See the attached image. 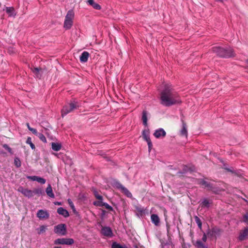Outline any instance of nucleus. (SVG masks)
Masks as SVG:
<instances>
[{
	"instance_id": "obj_3",
	"label": "nucleus",
	"mask_w": 248,
	"mask_h": 248,
	"mask_svg": "<svg viewBox=\"0 0 248 248\" xmlns=\"http://www.w3.org/2000/svg\"><path fill=\"white\" fill-rule=\"evenodd\" d=\"M74 16L75 14L73 10H70L67 12L63 24V28L65 30H69L72 26Z\"/></svg>"
},
{
	"instance_id": "obj_32",
	"label": "nucleus",
	"mask_w": 248,
	"mask_h": 248,
	"mask_svg": "<svg viewBox=\"0 0 248 248\" xmlns=\"http://www.w3.org/2000/svg\"><path fill=\"white\" fill-rule=\"evenodd\" d=\"M195 246L199 248H205V246L202 243V242L199 240H197L195 244Z\"/></svg>"
},
{
	"instance_id": "obj_53",
	"label": "nucleus",
	"mask_w": 248,
	"mask_h": 248,
	"mask_svg": "<svg viewBox=\"0 0 248 248\" xmlns=\"http://www.w3.org/2000/svg\"><path fill=\"white\" fill-rule=\"evenodd\" d=\"M53 248H62L61 247L56 246L54 247Z\"/></svg>"
},
{
	"instance_id": "obj_58",
	"label": "nucleus",
	"mask_w": 248,
	"mask_h": 248,
	"mask_svg": "<svg viewBox=\"0 0 248 248\" xmlns=\"http://www.w3.org/2000/svg\"><path fill=\"white\" fill-rule=\"evenodd\" d=\"M207 248V247H206V246H205V248Z\"/></svg>"
},
{
	"instance_id": "obj_37",
	"label": "nucleus",
	"mask_w": 248,
	"mask_h": 248,
	"mask_svg": "<svg viewBox=\"0 0 248 248\" xmlns=\"http://www.w3.org/2000/svg\"><path fill=\"white\" fill-rule=\"evenodd\" d=\"M102 206H104L106 209L110 211H113V208L106 202H104L102 204Z\"/></svg>"
},
{
	"instance_id": "obj_42",
	"label": "nucleus",
	"mask_w": 248,
	"mask_h": 248,
	"mask_svg": "<svg viewBox=\"0 0 248 248\" xmlns=\"http://www.w3.org/2000/svg\"><path fill=\"white\" fill-rule=\"evenodd\" d=\"M104 202L102 201H99L97 202H94L93 204L95 205L99 206H102V204Z\"/></svg>"
},
{
	"instance_id": "obj_54",
	"label": "nucleus",
	"mask_w": 248,
	"mask_h": 248,
	"mask_svg": "<svg viewBox=\"0 0 248 248\" xmlns=\"http://www.w3.org/2000/svg\"><path fill=\"white\" fill-rule=\"evenodd\" d=\"M187 169V167L185 166V171H186Z\"/></svg>"
},
{
	"instance_id": "obj_4",
	"label": "nucleus",
	"mask_w": 248,
	"mask_h": 248,
	"mask_svg": "<svg viewBox=\"0 0 248 248\" xmlns=\"http://www.w3.org/2000/svg\"><path fill=\"white\" fill-rule=\"evenodd\" d=\"M78 107V105L77 103L71 102L69 104L65 105L63 107L61 111L62 117H63L64 116L67 115V114L72 112L75 109L77 108Z\"/></svg>"
},
{
	"instance_id": "obj_7",
	"label": "nucleus",
	"mask_w": 248,
	"mask_h": 248,
	"mask_svg": "<svg viewBox=\"0 0 248 248\" xmlns=\"http://www.w3.org/2000/svg\"><path fill=\"white\" fill-rule=\"evenodd\" d=\"M74 241L72 238H58L56 239L54 243L55 245H71L74 244Z\"/></svg>"
},
{
	"instance_id": "obj_45",
	"label": "nucleus",
	"mask_w": 248,
	"mask_h": 248,
	"mask_svg": "<svg viewBox=\"0 0 248 248\" xmlns=\"http://www.w3.org/2000/svg\"><path fill=\"white\" fill-rule=\"evenodd\" d=\"M121 186H124L120 183L118 182L116 183V187L122 190Z\"/></svg>"
},
{
	"instance_id": "obj_25",
	"label": "nucleus",
	"mask_w": 248,
	"mask_h": 248,
	"mask_svg": "<svg viewBox=\"0 0 248 248\" xmlns=\"http://www.w3.org/2000/svg\"><path fill=\"white\" fill-rule=\"evenodd\" d=\"M142 120L143 121V124L145 126L147 125V112L146 110H143L142 112Z\"/></svg>"
},
{
	"instance_id": "obj_18",
	"label": "nucleus",
	"mask_w": 248,
	"mask_h": 248,
	"mask_svg": "<svg viewBox=\"0 0 248 248\" xmlns=\"http://www.w3.org/2000/svg\"><path fill=\"white\" fill-rule=\"evenodd\" d=\"M248 235V228H246L245 229L240 232L239 239L240 241H243L246 239L247 236Z\"/></svg>"
},
{
	"instance_id": "obj_19",
	"label": "nucleus",
	"mask_w": 248,
	"mask_h": 248,
	"mask_svg": "<svg viewBox=\"0 0 248 248\" xmlns=\"http://www.w3.org/2000/svg\"><path fill=\"white\" fill-rule=\"evenodd\" d=\"M57 213L65 217H69L68 212L62 207H59L57 209Z\"/></svg>"
},
{
	"instance_id": "obj_28",
	"label": "nucleus",
	"mask_w": 248,
	"mask_h": 248,
	"mask_svg": "<svg viewBox=\"0 0 248 248\" xmlns=\"http://www.w3.org/2000/svg\"><path fill=\"white\" fill-rule=\"evenodd\" d=\"M46 229V227L44 225H42L40 227V228H38L37 229L38 231V233L39 234H41L42 233H43L45 232Z\"/></svg>"
},
{
	"instance_id": "obj_29",
	"label": "nucleus",
	"mask_w": 248,
	"mask_h": 248,
	"mask_svg": "<svg viewBox=\"0 0 248 248\" xmlns=\"http://www.w3.org/2000/svg\"><path fill=\"white\" fill-rule=\"evenodd\" d=\"M194 219H195V222H196V223L198 225V227L200 229H201L202 227V221L201 220L200 218L197 216H195Z\"/></svg>"
},
{
	"instance_id": "obj_6",
	"label": "nucleus",
	"mask_w": 248,
	"mask_h": 248,
	"mask_svg": "<svg viewBox=\"0 0 248 248\" xmlns=\"http://www.w3.org/2000/svg\"><path fill=\"white\" fill-rule=\"evenodd\" d=\"M54 232L59 235H65L66 234V228L64 224H59L54 227Z\"/></svg>"
},
{
	"instance_id": "obj_2",
	"label": "nucleus",
	"mask_w": 248,
	"mask_h": 248,
	"mask_svg": "<svg viewBox=\"0 0 248 248\" xmlns=\"http://www.w3.org/2000/svg\"><path fill=\"white\" fill-rule=\"evenodd\" d=\"M160 98L161 104L166 107L172 106L177 102L172 94H161Z\"/></svg>"
},
{
	"instance_id": "obj_48",
	"label": "nucleus",
	"mask_w": 248,
	"mask_h": 248,
	"mask_svg": "<svg viewBox=\"0 0 248 248\" xmlns=\"http://www.w3.org/2000/svg\"><path fill=\"white\" fill-rule=\"evenodd\" d=\"M207 235L208 236H212L213 235V234H214V233H212V230H209L208 232H207Z\"/></svg>"
},
{
	"instance_id": "obj_51",
	"label": "nucleus",
	"mask_w": 248,
	"mask_h": 248,
	"mask_svg": "<svg viewBox=\"0 0 248 248\" xmlns=\"http://www.w3.org/2000/svg\"><path fill=\"white\" fill-rule=\"evenodd\" d=\"M26 125L27 126L28 128L30 130V128H31V127H30L29 124V123H27Z\"/></svg>"
},
{
	"instance_id": "obj_14",
	"label": "nucleus",
	"mask_w": 248,
	"mask_h": 248,
	"mask_svg": "<svg viewBox=\"0 0 248 248\" xmlns=\"http://www.w3.org/2000/svg\"><path fill=\"white\" fill-rule=\"evenodd\" d=\"M166 133L162 128H159L155 131L154 135L156 138H160L165 137Z\"/></svg>"
},
{
	"instance_id": "obj_39",
	"label": "nucleus",
	"mask_w": 248,
	"mask_h": 248,
	"mask_svg": "<svg viewBox=\"0 0 248 248\" xmlns=\"http://www.w3.org/2000/svg\"><path fill=\"white\" fill-rule=\"evenodd\" d=\"M243 221V222H244L245 223L248 225V213L244 215Z\"/></svg>"
},
{
	"instance_id": "obj_11",
	"label": "nucleus",
	"mask_w": 248,
	"mask_h": 248,
	"mask_svg": "<svg viewBox=\"0 0 248 248\" xmlns=\"http://www.w3.org/2000/svg\"><path fill=\"white\" fill-rule=\"evenodd\" d=\"M101 232L105 236L111 237L113 235L112 230L109 227H102Z\"/></svg>"
},
{
	"instance_id": "obj_5",
	"label": "nucleus",
	"mask_w": 248,
	"mask_h": 248,
	"mask_svg": "<svg viewBox=\"0 0 248 248\" xmlns=\"http://www.w3.org/2000/svg\"><path fill=\"white\" fill-rule=\"evenodd\" d=\"M158 90L159 93H171L173 91V89L171 85L167 83H163L158 87Z\"/></svg>"
},
{
	"instance_id": "obj_55",
	"label": "nucleus",
	"mask_w": 248,
	"mask_h": 248,
	"mask_svg": "<svg viewBox=\"0 0 248 248\" xmlns=\"http://www.w3.org/2000/svg\"><path fill=\"white\" fill-rule=\"evenodd\" d=\"M114 95H115L116 96H117V97H119L118 95H117V94H114Z\"/></svg>"
},
{
	"instance_id": "obj_15",
	"label": "nucleus",
	"mask_w": 248,
	"mask_h": 248,
	"mask_svg": "<svg viewBox=\"0 0 248 248\" xmlns=\"http://www.w3.org/2000/svg\"><path fill=\"white\" fill-rule=\"evenodd\" d=\"M181 122L182 123V128L180 131V135L182 136H185L186 137H187V130L186 124L182 119L181 120Z\"/></svg>"
},
{
	"instance_id": "obj_36",
	"label": "nucleus",
	"mask_w": 248,
	"mask_h": 248,
	"mask_svg": "<svg viewBox=\"0 0 248 248\" xmlns=\"http://www.w3.org/2000/svg\"><path fill=\"white\" fill-rule=\"evenodd\" d=\"M68 202L69 206L72 209L73 212H75L76 211V209H75V207L73 202H72V201L70 199L68 200Z\"/></svg>"
},
{
	"instance_id": "obj_43",
	"label": "nucleus",
	"mask_w": 248,
	"mask_h": 248,
	"mask_svg": "<svg viewBox=\"0 0 248 248\" xmlns=\"http://www.w3.org/2000/svg\"><path fill=\"white\" fill-rule=\"evenodd\" d=\"M30 131H31L33 134L37 135L38 133L37 132L36 129L33 128H30Z\"/></svg>"
},
{
	"instance_id": "obj_24",
	"label": "nucleus",
	"mask_w": 248,
	"mask_h": 248,
	"mask_svg": "<svg viewBox=\"0 0 248 248\" xmlns=\"http://www.w3.org/2000/svg\"><path fill=\"white\" fill-rule=\"evenodd\" d=\"M32 191L33 196L34 195H37L38 196H39L40 195L45 194L44 191L42 188H36L33 190Z\"/></svg>"
},
{
	"instance_id": "obj_38",
	"label": "nucleus",
	"mask_w": 248,
	"mask_h": 248,
	"mask_svg": "<svg viewBox=\"0 0 248 248\" xmlns=\"http://www.w3.org/2000/svg\"><path fill=\"white\" fill-rule=\"evenodd\" d=\"M3 147L7 150L10 154H12V149L6 144H4L2 145Z\"/></svg>"
},
{
	"instance_id": "obj_22",
	"label": "nucleus",
	"mask_w": 248,
	"mask_h": 248,
	"mask_svg": "<svg viewBox=\"0 0 248 248\" xmlns=\"http://www.w3.org/2000/svg\"><path fill=\"white\" fill-rule=\"evenodd\" d=\"M51 148L53 150L55 151H59L62 148V145L61 143L57 142H52Z\"/></svg>"
},
{
	"instance_id": "obj_47",
	"label": "nucleus",
	"mask_w": 248,
	"mask_h": 248,
	"mask_svg": "<svg viewBox=\"0 0 248 248\" xmlns=\"http://www.w3.org/2000/svg\"><path fill=\"white\" fill-rule=\"evenodd\" d=\"M206 240H207V236H206V234L204 233L203 235V236H202V240L203 241V242H206Z\"/></svg>"
},
{
	"instance_id": "obj_21",
	"label": "nucleus",
	"mask_w": 248,
	"mask_h": 248,
	"mask_svg": "<svg viewBox=\"0 0 248 248\" xmlns=\"http://www.w3.org/2000/svg\"><path fill=\"white\" fill-rule=\"evenodd\" d=\"M87 3L96 10H100L101 9V6L98 3H95L93 0H88Z\"/></svg>"
},
{
	"instance_id": "obj_60",
	"label": "nucleus",
	"mask_w": 248,
	"mask_h": 248,
	"mask_svg": "<svg viewBox=\"0 0 248 248\" xmlns=\"http://www.w3.org/2000/svg\"><path fill=\"white\" fill-rule=\"evenodd\" d=\"M247 248H248V247H247Z\"/></svg>"
},
{
	"instance_id": "obj_1",
	"label": "nucleus",
	"mask_w": 248,
	"mask_h": 248,
	"mask_svg": "<svg viewBox=\"0 0 248 248\" xmlns=\"http://www.w3.org/2000/svg\"><path fill=\"white\" fill-rule=\"evenodd\" d=\"M214 53L223 58H230L235 56L233 50L230 46H214L212 48Z\"/></svg>"
},
{
	"instance_id": "obj_10",
	"label": "nucleus",
	"mask_w": 248,
	"mask_h": 248,
	"mask_svg": "<svg viewBox=\"0 0 248 248\" xmlns=\"http://www.w3.org/2000/svg\"><path fill=\"white\" fill-rule=\"evenodd\" d=\"M142 137L143 139L146 141L148 145L149 150L150 151L153 146V144L151 140L149 137V130H144L142 132Z\"/></svg>"
},
{
	"instance_id": "obj_12",
	"label": "nucleus",
	"mask_w": 248,
	"mask_h": 248,
	"mask_svg": "<svg viewBox=\"0 0 248 248\" xmlns=\"http://www.w3.org/2000/svg\"><path fill=\"white\" fill-rule=\"evenodd\" d=\"M3 10L5 11L10 17H15L16 16V12L13 7H5Z\"/></svg>"
},
{
	"instance_id": "obj_27",
	"label": "nucleus",
	"mask_w": 248,
	"mask_h": 248,
	"mask_svg": "<svg viewBox=\"0 0 248 248\" xmlns=\"http://www.w3.org/2000/svg\"><path fill=\"white\" fill-rule=\"evenodd\" d=\"M121 187L122 192L125 194L127 196V197H132V195L131 193L126 187H125L124 186H121Z\"/></svg>"
},
{
	"instance_id": "obj_35",
	"label": "nucleus",
	"mask_w": 248,
	"mask_h": 248,
	"mask_svg": "<svg viewBox=\"0 0 248 248\" xmlns=\"http://www.w3.org/2000/svg\"><path fill=\"white\" fill-rule=\"evenodd\" d=\"M111 248H125L123 247L120 244L115 242L112 243V244L111 245Z\"/></svg>"
},
{
	"instance_id": "obj_56",
	"label": "nucleus",
	"mask_w": 248,
	"mask_h": 248,
	"mask_svg": "<svg viewBox=\"0 0 248 248\" xmlns=\"http://www.w3.org/2000/svg\"><path fill=\"white\" fill-rule=\"evenodd\" d=\"M119 94H120L121 96H122V94L120 93Z\"/></svg>"
},
{
	"instance_id": "obj_52",
	"label": "nucleus",
	"mask_w": 248,
	"mask_h": 248,
	"mask_svg": "<svg viewBox=\"0 0 248 248\" xmlns=\"http://www.w3.org/2000/svg\"><path fill=\"white\" fill-rule=\"evenodd\" d=\"M246 64H247V67H248V59L246 61Z\"/></svg>"
},
{
	"instance_id": "obj_16",
	"label": "nucleus",
	"mask_w": 248,
	"mask_h": 248,
	"mask_svg": "<svg viewBox=\"0 0 248 248\" xmlns=\"http://www.w3.org/2000/svg\"><path fill=\"white\" fill-rule=\"evenodd\" d=\"M32 71L35 75L36 78H41L43 73V70L42 69L39 68L38 67H34L33 69H32Z\"/></svg>"
},
{
	"instance_id": "obj_40",
	"label": "nucleus",
	"mask_w": 248,
	"mask_h": 248,
	"mask_svg": "<svg viewBox=\"0 0 248 248\" xmlns=\"http://www.w3.org/2000/svg\"><path fill=\"white\" fill-rule=\"evenodd\" d=\"M46 180L43 178L38 176L37 182L42 184H44L46 183Z\"/></svg>"
},
{
	"instance_id": "obj_50",
	"label": "nucleus",
	"mask_w": 248,
	"mask_h": 248,
	"mask_svg": "<svg viewBox=\"0 0 248 248\" xmlns=\"http://www.w3.org/2000/svg\"><path fill=\"white\" fill-rule=\"evenodd\" d=\"M166 226H167V231H168V232H169L170 228V226L168 223L166 224Z\"/></svg>"
},
{
	"instance_id": "obj_17",
	"label": "nucleus",
	"mask_w": 248,
	"mask_h": 248,
	"mask_svg": "<svg viewBox=\"0 0 248 248\" xmlns=\"http://www.w3.org/2000/svg\"><path fill=\"white\" fill-rule=\"evenodd\" d=\"M89 56V53L87 51L83 52L79 57L80 61L81 62H87Z\"/></svg>"
},
{
	"instance_id": "obj_13",
	"label": "nucleus",
	"mask_w": 248,
	"mask_h": 248,
	"mask_svg": "<svg viewBox=\"0 0 248 248\" xmlns=\"http://www.w3.org/2000/svg\"><path fill=\"white\" fill-rule=\"evenodd\" d=\"M37 217L40 219L48 218L49 217L48 213L43 210H39L37 213Z\"/></svg>"
},
{
	"instance_id": "obj_59",
	"label": "nucleus",
	"mask_w": 248,
	"mask_h": 248,
	"mask_svg": "<svg viewBox=\"0 0 248 248\" xmlns=\"http://www.w3.org/2000/svg\"><path fill=\"white\" fill-rule=\"evenodd\" d=\"M1 5V3L0 2V6Z\"/></svg>"
},
{
	"instance_id": "obj_9",
	"label": "nucleus",
	"mask_w": 248,
	"mask_h": 248,
	"mask_svg": "<svg viewBox=\"0 0 248 248\" xmlns=\"http://www.w3.org/2000/svg\"><path fill=\"white\" fill-rule=\"evenodd\" d=\"M18 191L21 193L24 196L31 198L33 196V191L23 186H19L17 189Z\"/></svg>"
},
{
	"instance_id": "obj_41",
	"label": "nucleus",
	"mask_w": 248,
	"mask_h": 248,
	"mask_svg": "<svg viewBox=\"0 0 248 248\" xmlns=\"http://www.w3.org/2000/svg\"><path fill=\"white\" fill-rule=\"evenodd\" d=\"M28 179L32 181H36L37 180L38 176H30L27 177Z\"/></svg>"
},
{
	"instance_id": "obj_46",
	"label": "nucleus",
	"mask_w": 248,
	"mask_h": 248,
	"mask_svg": "<svg viewBox=\"0 0 248 248\" xmlns=\"http://www.w3.org/2000/svg\"><path fill=\"white\" fill-rule=\"evenodd\" d=\"M224 169L226 170L227 171H228L229 172H231L232 173H235L234 171L232 170L231 169L227 168H225Z\"/></svg>"
},
{
	"instance_id": "obj_23",
	"label": "nucleus",
	"mask_w": 248,
	"mask_h": 248,
	"mask_svg": "<svg viewBox=\"0 0 248 248\" xmlns=\"http://www.w3.org/2000/svg\"><path fill=\"white\" fill-rule=\"evenodd\" d=\"M46 191L48 196L51 198H54L55 196L53 192L52 187L50 184H49L46 187Z\"/></svg>"
},
{
	"instance_id": "obj_31",
	"label": "nucleus",
	"mask_w": 248,
	"mask_h": 248,
	"mask_svg": "<svg viewBox=\"0 0 248 248\" xmlns=\"http://www.w3.org/2000/svg\"><path fill=\"white\" fill-rule=\"evenodd\" d=\"M14 164L17 168H19L21 166V161L18 157L15 158Z\"/></svg>"
},
{
	"instance_id": "obj_33",
	"label": "nucleus",
	"mask_w": 248,
	"mask_h": 248,
	"mask_svg": "<svg viewBox=\"0 0 248 248\" xmlns=\"http://www.w3.org/2000/svg\"><path fill=\"white\" fill-rule=\"evenodd\" d=\"M93 194L95 197L99 201H102L103 197L99 195L98 192L96 190H93Z\"/></svg>"
},
{
	"instance_id": "obj_30",
	"label": "nucleus",
	"mask_w": 248,
	"mask_h": 248,
	"mask_svg": "<svg viewBox=\"0 0 248 248\" xmlns=\"http://www.w3.org/2000/svg\"><path fill=\"white\" fill-rule=\"evenodd\" d=\"M26 143L29 144L32 149H35V146L34 144L31 141V139L30 137H28Z\"/></svg>"
},
{
	"instance_id": "obj_57",
	"label": "nucleus",
	"mask_w": 248,
	"mask_h": 248,
	"mask_svg": "<svg viewBox=\"0 0 248 248\" xmlns=\"http://www.w3.org/2000/svg\"><path fill=\"white\" fill-rule=\"evenodd\" d=\"M135 248H139L138 247L136 246Z\"/></svg>"
},
{
	"instance_id": "obj_20",
	"label": "nucleus",
	"mask_w": 248,
	"mask_h": 248,
	"mask_svg": "<svg viewBox=\"0 0 248 248\" xmlns=\"http://www.w3.org/2000/svg\"><path fill=\"white\" fill-rule=\"evenodd\" d=\"M152 222L156 226L159 225L160 219L156 214H152L151 216Z\"/></svg>"
},
{
	"instance_id": "obj_44",
	"label": "nucleus",
	"mask_w": 248,
	"mask_h": 248,
	"mask_svg": "<svg viewBox=\"0 0 248 248\" xmlns=\"http://www.w3.org/2000/svg\"><path fill=\"white\" fill-rule=\"evenodd\" d=\"M220 232V230L217 228H214L212 229V233H218Z\"/></svg>"
},
{
	"instance_id": "obj_26",
	"label": "nucleus",
	"mask_w": 248,
	"mask_h": 248,
	"mask_svg": "<svg viewBox=\"0 0 248 248\" xmlns=\"http://www.w3.org/2000/svg\"><path fill=\"white\" fill-rule=\"evenodd\" d=\"M210 202L207 199H204L201 203V207L202 208L207 207L208 208L210 205Z\"/></svg>"
},
{
	"instance_id": "obj_34",
	"label": "nucleus",
	"mask_w": 248,
	"mask_h": 248,
	"mask_svg": "<svg viewBox=\"0 0 248 248\" xmlns=\"http://www.w3.org/2000/svg\"><path fill=\"white\" fill-rule=\"evenodd\" d=\"M38 137L40 139V140L43 142L46 143V139L45 136L42 133H38L37 135Z\"/></svg>"
},
{
	"instance_id": "obj_8",
	"label": "nucleus",
	"mask_w": 248,
	"mask_h": 248,
	"mask_svg": "<svg viewBox=\"0 0 248 248\" xmlns=\"http://www.w3.org/2000/svg\"><path fill=\"white\" fill-rule=\"evenodd\" d=\"M198 184H200L203 186L204 188H206L208 190H211L216 193V191L215 190V187L213 186V184L209 183L204 180L203 179H199L198 182Z\"/></svg>"
},
{
	"instance_id": "obj_49",
	"label": "nucleus",
	"mask_w": 248,
	"mask_h": 248,
	"mask_svg": "<svg viewBox=\"0 0 248 248\" xmlns=\"http://www.w3.org/2000/svg\"><path fill=\"white\" fill-rule=\"evenodd\" d=\"M54 204L55 205H62V203L61 202H55Z\"/></svg>"
}]
</instances>
